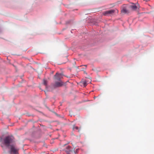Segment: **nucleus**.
<instances>
[{
    "label": "nucleus",
    "instance_id": "obj_1",
    "mask_svg": "<svg viewBox=\"0 0 154 154\" xmlns=\"http://www.w3.org/2000/svg\"><path fill=\"white\" fill-rule=\"evenodd\" d=\"M14 142L13 138L12 137L8 136L3 139V144L7 147H9Z\"/></svg>",
    "mask_w": 154,
    "mask_h": 154
},
{
    "label": "nucleus",
    "instance_id": "obj_2",
    "mask_svg": "<svg viewBox=\"0 0 154 154\" xmlns=\"http://www.w3.org/2000/svg\"><path fill=\"white\" fill-rule=\"evenodd\" d=\"M8 148L9 149L8 152L10 154H17L18 149L16 148L15 145L12 144Z\"/></svg>",
    "mask_w": 154,
    "mask_h": 154
},
{
    "label": "nucleus",
    "instance_id": "obj_3",
    "mask_svg": "<svg viewBox=\"0 0 154 154\" xmlns=\"http://www.w3.org/2000/svg\"><path fill=\"white\" fill-rule=\"evenodd\" d=\"M116 11L117 13L118 12V10L116 9H112L106 11L104 12L103 14L105 16H109L112 15Z\"/></svg>",
    "mask_w": 154,
    "mask_h": 154
},
{
    "label": "nucleus",
    "instance_id": "obj_4",
    "mask_svg": "<svg viewBox=\"0 0 154 154\" xmlns=\"http://www.w3.org/2000/svg\"><path fill=\"white\" fill-rule=\"evenodd\" d=\"M128 6L126 5H122V9L121 10V12L122 14H127L129 13V11L128 9Z\"/></svg>",
    "mask_w": 154,
    "mask_h": 154
},
{
    "label": "nucleus",
    "instance_id": "obj_5",
    "mask_svg": "<svg viewBox=\"0 0 154 154\" xmlns=\"http://www.w3.org/2000/svg\"><path fill=\"white\" fill-rule=\"evenodd\" d=\"M63 83L61 81H55V83L53 85V86L55 88L60 87L63 85Z\"/></svg>",
    "mask_w": 154,
    "mask_h": 154
},
{
    "label": "nucleus",
    "instance_id": "obj_6",
    "mask_svg": "<svg viewBox=\"0 0 154 154\" xmlns=\"http://www.w3.org/2000/svg\"><path fill=\"white\" fill-rule=\"evenodd\" d=\"M130 8L133 11H136L137 8H139V5H138L137 6L136 4H133L132 5L130 6Z\"/></svg>",
    "mask_w": 154,
    "mask_h": 154
},
{
    "label": "nucleus",
    "instance_id": "obj_7",
    "mask_svg": "<svg viewBox=\"0 0 154 154\" xmlns=\"http://www.w3.org/2000/svg\"><path fill=\"white\" fill-rule=\"evenodd\" d=\"M62 78V75L61 74L56 73L54 76V79L56 80L60 81V79Z\"/></svg>",
    "mask_w": 154,
    "mask_h": 154
},
{
    "label": "nucleus",
    "instance_id": "obj_8",
    "mask_svg": "<svg viewBox=\"0 0 154 154\" xmlns=\"http://www.w3.org/2000/svg\"><path fill=\"white\" fill-rule=\"evenodd\" d=\"M47 80L45 79H44L43 80V84L45 85V86H46L47 85Z\"/></svg>",
    "mask_w": 154,
    "mask_h": 154
},
{
    "label": "nucleus",
    "instance_id": "obj_9",
    "mask_svg": "<svg viewBox=\"0 0 154 154\" xmlns=\"http://www.w3.org/2000/svg\"><path fill=\"white\" fill-rule=\"evenodd\" d=\"M73 129L74 130H78V131H79V128L78 127L76 126H75L74 125L73 126Z\"/></svg>",
    "mask_w": 154,
    "mask_h": 154
},
{
    "label": "nucleus",
    "instance_id": "obj_10",
    "mask_svg": "<svg viewBox=\"0 0 154 154\" xmlns=\"http://www.w3.org/2000/svg\"><path fill=\"white\" fill-rule=\"evenodd\" d=\"M83 84L85 86H86L87 85V82L86 81H84L83 82Z\"/></svg>",
    "mask_w": 154,
    "mask_h": 154
},
{
    "label": "nucleus",
    "instance_id": "obj_11",
    "mask_svg": "<svg viewBox=\"0 0 154 154\" xmlns=\"http://www.w3.org/2000/svg\"><path fill=\"white\" fill-rule=\"evenodd\" d=\"M85 66H87V65H85Z\"/></svg>",
    "mask_w": 154,
    "mask_h": 154
}]
</instances>
